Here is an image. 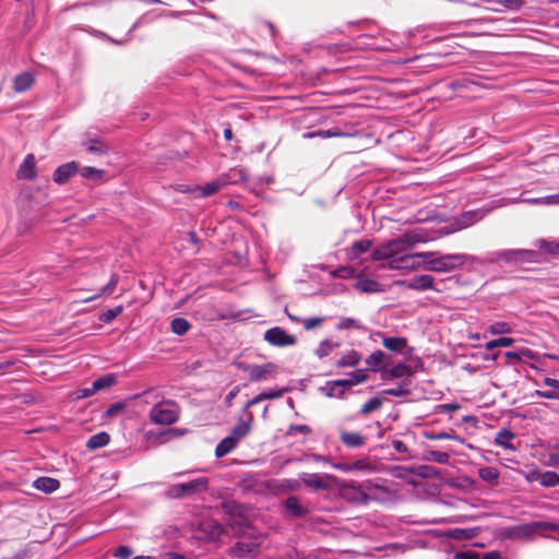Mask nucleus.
<instances>
[{"label":"nucleus","instance_id":"nucleus-12","mask_svg":"<svg viewBox=\"0 0 559 559\" xmlns=\"http://www.w3.org/2000/svg\"><path fill=\"white\" fill-rule=\"evenodd\" d=\"M276 365L272 362L263 365H247L243 370L248 372L251 381L266 380L271 374L276 371Z\"/></svg>","mask_w":559,"mask_h":559},{"label":"nucleus","instance_id":"nucleus-48","mask_svg":"<svg viewBox=\"0 0 559 559\" xmlns=\"http://www.w3.org/2000/svg\"><path fill=\"white\" fill-rule=\"evenodd\" d=\"M487 331L492 335L509 334L512 326L508 322H496L488 326Z\"/></svg>","mask_w":559,"mask_h":559},{"label":"nucleus","instance_id":"nucleus-36","mask_svg":"<svg viewBox=\"0 0 559 559\" xmlns=\"http://www.w3.org/2000/svg\"><path fill=\"white\" fill-rule=\"evenodd\" d=\"M170 326L171 331L177 335H183L190 330V323L185 318H175Z\"/></svg>","mask_w":559,"mask_h":559},{"label":"nucleus","instance_id":"nucleus-61","mask_svg":"<svg viewBox=\"0 0 559 559\" xmlns=\"http://www.w3.org/2000/svg\"><path fill=\"white\" fill-rule=\"evenodd\" d=\"M546 466L559 468V452H550L548 460L545 462Z\"/></svg>","mask_w":559,"mask_h":559},{"label":"nucleus","instance_id":"nucleus-45","mask_svg":"<svg viewBox=\"0 0 559 559\" xmlns=\"http://www.w3.org/2000/svg\"><path fill=\"white\" fill-rule=\"evenodd\" d=\"M384 356L385 354L382 350H376L366 359V364L372 370H377L382 366Z\"/></svg>","mask_w":559,"mask_h":559},{"label":"nucleus","instance_id":"nucleus-34","mask_svg":"<svg viewBox=\"0 0 559 559\" xmlns=\"http://www.w3.org/2000/svg\"><path fill=\"white\" fill-rule=\"evenodd\" d=\"M119 282V276L117 274H112L108 284L105 285L100 293L98 295H94V296H90V297H86L83 299V302H90V301H93L95 300L97 297L102 296V295H110L112 294L114 289L116 288L117 284Z\"/></svg>","mask_w":559,"mask_h":559},{"label":"nucleus","instance_id":"nucleus-46","mask_svg":"<svg viewBox=\"0 0 559 559\" xmlns=\"http://www.w3.org/2000/svg\"><path fill=\"white\" fill-rule=\"evenodd\" d=\"M205 530L211 539H219L225 533L224 526L217 522L207 523Z\"/></svg>","mask_w":559,"mask_h":559},{"label":"nucleus","instance_id":"nucleus-5","mask_svg":"<svg viewBox=\"0 0 559 559\" xmlns=\"http://www.w3.org/2000/svg\"><path fill=\"white\" fill-rule=\"evenodd\" d=\"M261 544L262 536L243 537L229 549V555L235 558H255L259 555Z\"/></svg>","mask_w":559,"mask_h":559},{"label":"nucleus","instance_id":"nucleus-39","mask_svg":"<svg viewBox=\"0 0 559 559\" xmlns=\"http://www.w3.org/2000/svg\"><path fill=\"white\" fill-rule=\"evenodd\" d=\"M480 217H481V215L478 212H476V211L465 212L460 217V221H459L460 227L459 228L460 229L461 228H466V227L473 225Z\"/></svg>","mask_w":559,"mask_h":559},{"label":"nucleus","instance_id":"nucleus-50","mask_svg":"<svg viewBox=\"0 0 559 559\" xmlns=\"http://www.w3.org/2000/svg\"><path fill=\"white\" fill-rule=\"evenodd\" d=\"M427 439H430V440H455L460 443H463V438L459 437L455 433H450V432H430V433H427L426 435Z\"/></svg>","mask_w":559,"mask_h":559},{"label":"nucleus","instance_id":"nucleus-11","mask_svg":"<svg viewBox=\"0 0 559 559\" xmlns=\"http://www.w3.org/2000/svg\"><path fill=\"white\" fill-rule=\"evenodd\" d=\"M406 287L417 292L435 290L440 293L441 289L436 286L435 278L431 275H415L406 281Z\"/></svg>","mask_w":559,"mask_h":559},{"label":"nucleus","instance_id":"nucleus-41","mask_svg":"<svg viewBox=\"0 0 559 559\" xmlns=\"http://www.w3.org/2000/svg\"><path fill=\"white\" fill-rule=\"evenodd\" d=\"M338 346L337 343H333L330 340H324L320 343L318 348L316 349V354L319 358H323L328 355H330L334 348Z\"/></svg>","mask_w":559,"mask_h":559},{"label":"nucleus","instance_id":"nucleus-33","mask_svg":"<svg viewBox=\"0 0 559 559\" xmlns=\"http://www.w3.org/2000/svg\"><path fill=\"white\" fill-rule=\"evenodd\" d=\"M478 528L472 527V528H455L452 530L450 533V536L457 540H469L477 536Z\"/></svg>","mask_w":559,"mask_h":559},{"label":"nucleus","instance_id":"nucleus-37","mask_svg":"<svg viewBox=\"0 0 559 559\" xmlns=\"http://www.w3.org/2000/svg\"><path fill=\"white\" fill-rule=\"evenodd\" d=\"M250 432V424L248 421H241L236 425L233 430L230 437L234 438L238 443Z\"/></svg>","mask_w":559,"mask_h":559},{"label":"nucleus","instance_id":"nucleus-63","mask_svg":"<svg viewBox=\"0 0 559 559\" xmlns=\"http://www.w3.org/2000/svg\"><path fill=\"white\" fill-rule=\"evenodd\" d=\"M122 409L123 405L121 403H115L106 411V414L109 417H114L118 415Z\"/></svg>","mask_w":559,"mask_h":559},{"label":"nucleus","instance_id":"nucleus-24","mask_svg":"<svg viewBox=\"0 0 559 559\" xmlns=\"http://www.w3.org/2000/svg\"><path fill=\"white\" fill-rule=\"evenodd\" d=\"M533 476L539 479L543 487H556L559 485V475L556 472L547 471L544 473L534 472Z\"/></svg>","mask_w":559,"mask_h":559},{"label":"nucleus","instance_id":"nucleus-7","mask_svg":"<svg viewBox=\"0 0 559 559\" xmlns=\"http://www.w3.org/2000/svg\"><path fill=\"white\" fill-rule=\"evenodd\" d=\"M545 531L559 532V524L542 521L520 524L512 528V536L515 538H525Z\"/></svg>","mask_w":559,"mask_h":559},{"label":"nucleus","instance_id":"nucleus-43","mask_svg":"<svg viewBox=\"0 0 559 559\" xmlns=\"http://www.w3.org/2000/svg\"><path fill=\"white\" fill-rule=\"evenodd\" d=\"M337 329L338 330H348V329L365 330L361 322L356 319H353V318H341L337 323Z\"/></svg>","mask_w":559,"mask_h":559},{"label":"nucleus","instance_id":"nucleus-60","mask_svg":"<svg viewBox=\"0 0 559 559\" xmlns=\"http://www.w3.org/2000/svg\"><path fill=\"white\" fill-rule=\"evenodd\" d=\"M132 555V550L128 546H119L115 551V557L118 559H128Z\"/></svg>","mask_w":559,"mask_h":559},{"label":"nucleus","instance_id":"nucleus-35","mask_svg":"<svg viewBox=\"0 0 559 559\" xmlns=\"http://www.w3.org/2000/svg\"><path fill=\"white\" fill-rule=\"evenodd\" d=\"M345 386L349 389L353 385L362 383L367 380V373L362 369H357L348 374V378L343 379Z\"/></svg>","mask_w":559,"mask_h":559},{"label":"nucleus","instance_id":"nucleus-4","mask_svg":"<svg viewBox=\"0 0 559 559\" xmlns=\"http://www.w3.org/2000/svg\"><path fill=\"white\" fill-rule=\"evenodd\" d=\"M493 260L514 264L533 263L539 261V252L527 249L500 250L495 252Z\"/></svg>","mask_w":559,"mask_h":559},{"label":"nucleus","instance_id":"nucleus-40","mask_svg":"<svg viewBox=\"0 0 559 559\" xmlns=\"http://www.w3.org/2000/svg\"><path fill=\"white\" fill-rule=\"evenodd\" d=\"M81 176L84 177L85 179L100 181L104 176V170L95 168V167L86 166V167L82 168Z\"/></svg>","mask_w":559,"mask_h":559},{"label":"nucleus","instance_id":"nucleus-1","mask_svg":"<svg viewBox=\"0 0 559 559\" xmlns=\"http://www.w3.org/2000/svg\"><path fill=\"white\" fill-rule=\"evenodd\" d=\"M420 238L415 234H404L376 248L369 259L372 261L389 260V267L393 270H407L419 265L417 253H408V250Z\"/></svg>","mask_w":559,"mask_h":559},{"label":"nucleus","instance_id":"nucleus-27","mask_svg":"<svg viewBox=\"0 0 559 559\" xmlns=\"http://www.w3.org/2000/svg\"><path fill=\"white\" fill-rule=\"evenodd\" d=\"M237 445L238 442L234 438L228 436L216 445L215 455L217 457H223L230 453Z\"/></svg>","mask_w":559,"mask_h":559},{"label":"nucleus","instance_id":"nucleus-56","mask_svg":"<svg viewBox=\"0 0 559 559\" xmlns=\"http://www.w3.org/2000/svg\"><path fill=\"white\" fill-rule=\"evenodd\" d=\"M95 393H96V391H95L93 384H91V386L82 388V389H79V390L74 391L73 392V399L74 400H82V399L90 397V396H92Z\"/></svg>","mask_w":559,"mask_h":559},{"label":"nucleus","instance_id":"nucleus-15","mask_svg":"<svg viewBox=\"0 0 559 559\" xmlns=\"http://www.w3.org/2000/svg\"><path fill=\"white\" fill-rule=\"evenodd\" d=\"M79 169V164L75 162L66 163L59 166L53 173V181L62 185L67 182Z\"/></svg>","mask_w":559,"mask_h":559},{"label":"nucleus","instance_id":"nucleus-32","mask_svg":"<svg viewBox=\"0 0 559 559\" xmlns=\"http://www.w3.org/2000/svg\"><path fill=\"white\" fill-rule=\"evenodd\" d=\"M361 359V356L356 350H349L345 353L337 361V367H354L356 366Z\"/></svg>","mask_w":559,"mask_h":559},{"label":"nucleus","instance_id":"nucleus-14","mask_svg":"<svg viewBox=\"0 0 559 559\" xmlns=\"http://www.w3.org/2000/svg\"><path fill=\"white\" fill-rule=\"evenodd\" d=\"M341 496L349 502L366 503L362 484L358 486L354 483L344 485L341 488Z\"/></svg>","mask_w":559,"mask_h":559},{"label":"nucleus","instance_id":"nucleus-29","mask_svg":"<svg viewBox=\"0 0 559 559\" xmlns=\"http://www.w3.org/2000/svg\"><path fill=\"white\" fill-rule=\"evenodd\" d=\"M513 438L514 433L510 429H502L497 433L495 443L504 449L515 450L514 445L510 443Z\"/></svg>","mask_w":559,"mask_h":559},{"label":"nucleus","instance_id":"nucleus-13","mask_svg":"<svg viewBox=\"0 0 559 559\" xmlns=\"http://www.w3.org/2000/svg\"><path fill=\"white\" fill-rule=\"evenodd\" d=\"M372 246L371 240L362 239L353 243L348 251V258L353 262L362 263L368 260L367 254Z\"/></svg>","mask_w":559,"mask_h":559},{"label":"nucleus","instance_id":"nucleus-19","mask_svg":"<svg viewBox=\"0 0 559 559\" xmlns=\"http://www.w3.org/2000/svg\"><path fill=\"white\" fill-rule=\"evenodd\" d=\"M340 439L347 448L350 449L361 448L366 442V438L360 433L345 430H341Z\"/></svg>","mask_w":559,"mask_h":559},{"label":"nucleus","instance_id":"nucleus-8","mask_svg":"<svg viewBox=\"0 0 559 559\" xmlns=\"http://www.w3.org/2000/svg\"><path fill=\"white\" fill-rule=\"evenodd\" d=\"M364 487L366 503L368 501L385 502L391 499V491L384 486L385 480H365L361 483Z\"/></svg>","mask_w":559,"mask_h":559},{"label":"nucleus","instance_id":"nucleus-22","mask_svg":"<svg viewBox=\"0 0 559 559\" xmlns=\"http://www.w3.org/2000/svg\"><path fill=\"white\" fill-rule=\"evenodd\" d=\"M34 84V76L29 72H23L15 76L13 81L14 91L22 93L31 88Z\"/></svg>","mask_w":559,"mask_h":559},{"label":"nucleus","instance_id":"nucleus-49","mask_svg":"<svg viewBox=\"0 0 559 559\" xmlns=\"http://www.w3.org/2000/svg\"><path fill=\"white\" fill-rule=\"evenodd\" d=\"M345 133L341 132L338 129H330V130H321L318 132H308L305 133V138H314V136H321L323 139L328 138H334V136H344Z\"/></svg>","mask_w":559,"mask_h":559},{"label":"nucleus","instance_id":"nucleus-47","mask_svg":"<svg viewBox=\"0 0 559 559\" xmlns=\"http://www.w3.org/2000/svg\"><path fill=\"white\" fill-rule=\"evenodd\" d=\"M123 311V306L119 305L112 309H108L107 311L100 313L99 321L103 323H110L114 321L119 314H121Z\"/></svg>","mask_w":559,"mask_h":559},{"label":"nucleus","instance_id":"nucleus-42","mask_svg":"<svg viewBox=\"0 0 559 559\" xmlns=\"http://www.w3.org/2000/svg\"><path fill=\"white\" fill-rule=\"evenodd\" d=\"M116 381V378L112 376V374H105L98 379H96L95 381H93V386L95 389L96 392L100 391V390H105V389H108L109 386H111Z\"/></svg>","mask_w":559,"mask_h":559},{"label":"nucleus","instance_id":"nucleus-53","mask_svg":"<svg viewBox=\"0 0 559 559\" xmlns=\"http://www.w3.org/2000/svg\"><path fill=\"white\" fill-rule=\"evenodd\" d=\"M383 394L391 395V396H406L409 394L408 384H397L394 388H390L383 391Z\"/></svg>","mask_w":559,"mask_h":559},{"label":"nucleus","instance_id":"nucleus-25","mask_svg":"<svg viewBox=\"0 0 559 559\" xmlns=\"http://www.w3.org/2000/svg\"><path fill=\"white\" fill-rule=\"evenodd\" d=\"M110 441V436L105 432H98L96 435H93L86 442V448L90 450H97L105 445H107Z\"/></svg>","mask_w":559,"mask_h":559},{"label":"nucleus","instance_id":"nucleus-30","mask_svg":"<svg viewBox=\"0 0 559 559\" xmlns=\"http://www.w3.org/2000/svg\"><path fill=\"white\" fill-rule=\"evenodd\" d=\"M423 459L428 462H436L439 464H447L450 460V455L447 452L437 450H425Z\"/></svg>","mask_w":559,"mask_h":559},{"label":"nucleus","instance_id":"nucleus-51","mask_svg":"<svg viewBox=\"0 0 559 559\" xmlns=\"http://www.w3.org/2000/svg\"><path fill=\"white\" fill-rule=\"evenodd\" d=\"M382 405V400L379 397H372L367 401L360 408V414L367 415L371 412L379 409Z\"/></svg>","mask_w":559,"mask_h":559},{"label":"nucleus","instance_id":"nucleus-16","mask_svg":"<svg viewBox=\"0 0 559 559\" xmlns=\"http://www.w3.org/2000/svg\"><path fill=\"white\" fill-rule=\"evenodd\" d=\"M247 170L242 167L230 168L227 173L219 176L224 187L242 182L247 179Z\"/></svg>","mask_w":559,"mask_h":559},{"label":"nucleus","instance_id":"nucleus-18","mask_svg":"<svg viewBox=\"0 0 559 559\" xmlns=\"http://www.w3.org/2000/svg\"><path fill=\"white\" fill-rule=\"evenodd\" d=\"M35 176V157L33 154H28L17 169V177L21 179L32 180Z\"/></svg>","mask_w":559,"mask_h":559},{"label":"nucleus","instance_id":"nucleus-38","mask_svg":"<svg viewBox=\"0 0 559 559\" xmlns=\"http://www.w3.org/2000/svg\"><path fill=\"white\" fill-rule=\"evenodd\" d=\"M536 246L538 247L539 250L546 253L559 255V242L539 239L537 240Z\"/></svg>","mask_w":559,"mask_h":559},{"label":"nucleus","instance_id":"nucleus-2","mask_svg":"<svg viewBox=\"0 0 559 559\" xmlns=\"http://www.w3.org/2000/svg\"><path fill=\"white\" fill-rule=\"evenodd\" d=\"M418 259L423 262L421 266L425 271L436 273H448L460 270L466 262L473 261L472 255L465 253H440L435 251L418 252Z\"/></svg>","mask_w":559,"mask_h":559},{"label":"nucleus","instance_id":"nucleus-23","mask_svg":"<svg viewBox=\"0 0 559 559\" xmlns=\"http://www.w3.org/2000/svg\"><path fill=\"white\" fill-rule=\"evenodd\" d=\"M346 390L347 388L342 379L329 381L326 382L325 388H323L325 395L329 397H341Z\"/></svg>","mask_w":559,"mask_h":559},{"label":"nucleus","instance_id":"nucleus-58","mask_svg":"<svg viewBox=\"0 0 559 559\" xmlns=\"http://www.w3.org/2000/svg\"><path fill=\"white\" fill-rule=\"evenodd\" d=\"M323 319L319 317L307 318L302 320L306 330H312L322 323Z\"/></svg>","mask_w":559,"mask_h":559},{"label":"nucleus","instance_id":"nucleus-26","mask_svg":"<svg viewBox=\"0 0 559 559\" xmlns=\"http://www.w3.org/2000/svg\"><path fill=\"white\" fill-rule=\"evenodd\" d=\"M478 476L486 483L497 486L499 484V471L492 466H485L478 469Z\"/></svg>","mask_w":559,"mask_h":559},{"label":"nucleus","instance_id":"nucleus-31","mask_svg":"<svg viewBox=\"0 0 559 559\" xmlns=\"http://www.w3.org/2000/svg\"><path fill=\"white\" fill-rule=\"evenodd\" d=\"M407 345V341L404 337H385L383 338V346L394 353L402 352Z\"/></svg>","mask_w":559,"mask_h":559},{"label":"nucleus","instance_id":"nucleus-57","mask_svg":"<svg viewBox=\"0 0 559 559\" xmlns=\"http://www.w3.org/2000/svg\"><path fill=\"white\" fill-rule=\"evenodd\" d=\"M297 432L309 435L311 433V428L307 425H290L287 430V436H293Z\"/></svg>","mask_w":559,"mask_h":559},{"label":"nucleus","instance_id":"nucleus-20","mask_svg":"<svg viewBox=\"0 0 559 559\" xmlns=\"http://www.w3.org/2000/svg\"><path fill=\"white\" fill-rule=\"evenodd\" d=\"M33 486L45 493H51L59 488L60 484L56 478L43 476L35 479Z\"/></svg>","mask_w":559,"mask_h":559},{"label":"nucleus","instance_id":"nucleus-54","mask_svg":"<svg viewBox=\"0 0 559 559\" xmlns=\"http://www.w3.org/2000/svg\"><path fill=\"white\" fill-rule=\"evenodd\" d=\"M492 2L500 4L506 10H510V11H518L524 4L523 0H493Z\"/></svg>","mask_w":559,"mask_h":559},{"label":"nucleus","instance_id":"nucleus-44","mask_svg":"<svg viewBox=\"0 0 559 559\" xmlns=\"http://www.w3.org/2000/svg\"><path fill=\"white\" fill-rule=\"evenodd\" d=\"M513 343H514L513 338L503 336V337H499V338L491 340V341L487 342L485 345V348L487 350H492L497 347H510L513 345Z\"/></svg>","mask_w":559,"mask_h":559},{"label":"nucleus","instance_id":"nucleus-9","mask_svg":"<svg viewBox=\"0 0 559 559\" xmlns=\"http://www.w3.org/2000/svg\"><path fill=\"white\" fill-rule=\"evenodd\" d=\"M299 479L301 483L313 490H328L331 487L333 476L329 474L319 473H300Z\"/></svg>","mask_w":559,"mask_h":559},{"label":"nucleus","instance_id":"nucleus-17","mask_svg":"<svg viewBox=\"0 0 559 559\" xmlns=\"http://www.w3.org/2000/svg\"><path fill=\"white\" fill-rule=\"evenodd\" d=\"M284 507L286 511L294 518H305L309 512L308 508L302 506L299 499L295 496L288 497L284 501Z\"/></svg>","mask_w":559,"mask_h":559},{"label":"nucleus","instance_id":"nucleus-64","mask_svg":"<svg viewBox=\"0 0 559 559\" xmlns=\"http://www.w3.org/2000/svg\"><path fill=\"white\" fill-rule=\"evenodd\" d=\"M543 200H545V205H558L559 193L543 197Z\"/></svg>","mask_w":559,"mask_h":559},{"label":"nucleus","instance_id":"nucleus-55","mask_svg":"<svg viewBox=\"0 0 559 559\" xmlns=\"http://www.w3.org/2000/svg\"><path fill=\"white\" fill-rule=\"evenodd\" d=\"M390 373L393 378H402L405 376H409L411 370L409 367L405 364H397L396 366H393L390 370Z\"/></svg>","mask_w":559,"mask_h":559},{"label":"nucleus","instance_id":"nucleus-3","mask_svg":"<svg viewBox=\"0 0 559 559\" xmlns=\"http://www.w3.org/2000/svg\"><path fill=\"white\" fill-rule=\"evenodd\" d=\"M179 407L170 400L156 403L148 413V418L156 425H171L178 420Z\"/></svg>","mask_w":559,"mask_h":559},{"label":"nucleus","instance_id":"nucleus-10","mask_svg":"<svg viewBox=\"0 0 559 559\" xmlns=\"http://www.w3.org/2000/svg\"><path fill=\"white\" fill-rule=\"evenodd\" d=\"M264 340L272 346L285 347L295 345L297 340L282 328L275 326L265 331Z\"/></svg>","mask_w":559,"mask_h":559},{"label":"nucleus","instance_id":"nucleus-6","mask_svg":"<svg viewBox=\"0 0 559 559\" xmlns=\"http://www.w3.org/2000/svg\"><path fill=\"white\" fill-rule=\"evenodd\" d=\"M209 480L205 477L192 479L188 483H182L171 486L166 496L171 499L185 498L193 493L204 492L207 490Z\"/></svg>","mask_w":559,"mask_h":559},{"label":"nucleus","instance_id":"nucleus-62","mask_svg":"<svg viewBox=\"0 0 559 559\" xmlns=\"http://www.w3.org/2000/svg\"><path fill=\"white\" fill-rule=\"evenodd\" d=\"M284 391H285L284 389L277 390V391L269 390V391H263L261 393H262L263 400H273V399L281 397L283 395Z\"/></svg>","mask_w":559,"mask_h":559},{"label":"nucleus","instance_id":"nucleus-21","mask_svg":"<svg viewBox=\"0 0 559 559\" xmlns=\"http://www.w3.org/2000/svg\"><path fill=\"white\" fill-rule=\"evenodd\" d=\"M298 463H305V464H321V465H329L332 464V460L329 455H322L318 453H304L301 456L295 459Z\"/></svg>","mask_w":559,"mask_h":559},{"label":"nucleus","instance_id":"nucleus-52","mask_svg":"<svg viewBox=\"0 0 559 559\" xmlns=\"http://www.w3.org/2000/svg\"><path fill=\"white\" fill-rule=\"evenodd\" d=\"M86 150L91 153H105L107 151L106 145L99 139H91L84 143Z\"/></svg>","mask_w":559,"mask_h":559},{"label":"nucleus","instance_id":"nucleus-28","mask_svg":"<svg viewBox=\"0 0 559 559\" xmlns=\"http://www.w3.org/2000/svg\"><path fill=\"white\" fill-rule=\"evenodd\" d=\"M222 188H224V186L218 176L215 180L207 182L202 187H195V191H200V194L202 197L206 198V197H211L214 193L218 192Z\"/></svg>","mask_w":559,"mask_h":559},{"label":"nucleus","instance_id":"nucleus-59","mask_svg":"<svg viewBox=\"0 0 559 559\" xmlns=\"http://www.w3.org/2000/svg\"><path fill=\"white\" fill-rule=\"evenodd\" d=\"M300 479H284L283 487L290 491H298L301 488Z\"/></svg>","mask_w":559,"mask_h":559}]
</instances>
